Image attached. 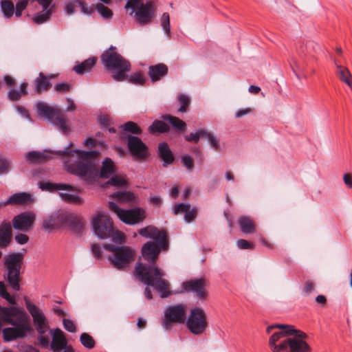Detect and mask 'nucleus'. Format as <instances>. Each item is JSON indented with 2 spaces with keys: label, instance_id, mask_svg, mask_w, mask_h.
Masks as SVG:
<instances>
[{
  "label": "nucleus",
  "instance_id": "nucleus-1",
  "mask_svg": "<svg viewBox=\"0 0 352 352\" xmlns=\"http://www.w3.org/2000/svg\"><path fill=\"white\" fill-rule=\"evenodd\" d=\"M168 248V239L164 247L156 241H149L144 243L141 250L142 256L149 264L139 262L134 270L136 278L145 285L153 286L160 293L162 298H166L170 295L168 281L163 278L164 273L158 267L156 261L161 250H166Z\"/></svg>",
  "mask_w": 352,
  "mask_h": 352
},
{
  "label": "nucleus",
  "instance_id": "nucleus-2",
  "mask_svg": "<svg viewBox=\"0 0 352 352\" xmlns=\"http://www.w3.org/2000/svg\"><path fill=\"white\" fill-rule=\"evenodd\" d=\"M70 143L63 151H59L58 153L65 156H74L78 155V160L74 163L67 164V170L70 173L80 177L85 180H96L98 177L107 179L116 171V166L113 160L106 157L102 163L100 170L98 168V157L100 155L98 151H82L79 149H70L72 146Z\"/></svg>",
  "mask_w": 352,
  "mask_h": 352
},
{
  "label": "nucleus",
  "instance_id": "nucleus-3",
  "mask_svg": "<svg viewBox=\"0 0 352 352\" xmlns=\"http://www.w3.org/2000/svg\"><path fill=\"white\" fill-rule=\"evenodd\" d=\"M24 301L38 333L37 340L39 346L47 348L50 344L53 352H60L63 348L67 346V342L63 331L59 328L50 329L49 321L41 309L30 302L27 297L24 298Z\"/></svg>",
  "mask_w": 352,
  "mask_h": 352
},
{
  "label": "nucleus",
  "instance_id": "nucleus-4",
  "mask_svg": "<svg viewBox=\"0 0 352 352\" xmlns=\"http://www.w3.org/2000/svg\"><path fill=\"white\" fill-rule=\"evenodd\" d=\"M0 312L2 320L6 323L13 326L6 327L2 330L3 339L6 342H10L19 338H23L28 333L33 331L30 324V318L25 313H21L16 307H0Z\"/></svg>",
  "mask_w": 352,
  "mask_h": 352
},
{
  "label": "nucleus",
  "instance_id": "nucleus-5",
  "mask_svg": "<svg viewBox=\"0 0 352 352\" xmlns=\"http://www.w3.org/2000/svg\"><path fill=\"white\" fill-rule=\"evenodd\" d=\"M100 59L104 68L113 73L112 78L115 81L122 82L128 78L131 63L117 52L116 47L111 45L102 52Z\"/></svg>",
  "mask_w": 352,
  "mask_h": 352
},
{
  "label": "nucleus",
  "instance_id": "nucleus-6",
  "mask_svg": "<svg viewBox=\"0 0 352 352\" xmlns=\"http://www.w3.org/2000/svg\"><path fill=\"white\" fill-rule=\"evenodd\" d=\"M23 260L24 254L22 252H12L4 257V279L8 285L15 292L21 290V269Z\"/></svg>",
  "mask_w": 352,
  "mask_h": 352
},
{
  "label": "nucleus",
  "instance_id": "nucleus-7",
  "mask_svg": "<svg viewBox=\"0 0 352 352\" xmlns=\"http://www.w3.org/2000/svg\"><path fill=\"white\" fill-rule=\"evenodd\" d=\"M104 248L111 252V254L109 256V263L118 270H126L135 259L136 252L130 246L106 244Z\"/></svg>",
  "mask_w": 352,
  "mask_h": 352
},
{
  "label": "nucleus",
  "instance_id": "nucleus-8",
  "mask_svg": "<svg viewBox=\"0 0 352 352\" xmlns=\"http://www.w3.org/2000/svg\"><path fill=\"white\" fill-rule=\"evenodd\" d=\"M125 8L131 10V15L134 17L140 25H146L151 23L155 14L153 0H128Z\"/></svg>",
  "mask_w": 352,
  "mask_h": 352
},
{
  "label": "nucleus",
  "instance_id": "nucleus-9",
  "mask_svg": "<svg viewBox=\"0 0 352 352\" xmlns=\"http://www.w3.org/2000/svg\"><path fill=\"white\" fill-rule=\"evenodd\" d=\"M36 107L38 116L44 117L63 133L67 134L69 132V127L67 125L66 118L60 109L49 106L42 101L38 102Z\"/></svg>",
  "mask_w": 352,
  "mask_h": 352
},
{
  "label": "nucleus",
  "instance_id": "nucleus-10",
  "mask_svg": "<svg viewBox=\"0 0 352 352\" xmlns=\"http://www.w3.org/2000/svg\"><path fill=\"white\" fill-rule=\"evenodd\" d=\"M185 322L187 329L195 336L204 333L208 326L205 311L197 307L190 309Z\"/></svg>",
  "mask_w": 352,
  "mask_h": 352
},
{
  "label": "nucleus",
  "instance_id": "nucleus-11",
  "mask_svg": "<svg viewBox=\"0 0 352 352\" xmlns=\"http://www.w3.org/2000/svg\"><path fill=\"white\" fill-rule=\"evenodd\" d=\"M109 209L115 212L118 217L125 224L135 225L142 222L146 218V214L144 210L140 208H135L129 210H124L113 201L109 202Z\"/></svg>",
  "mask_w": 352,
  "mask_h": 352
},
{
  "label": "nucleus",
  "instance_id": "nucleus-12",
  "mask_svg": "<svg viewBox=\"0 0 352 352\" xmlns=\"http://www.w3.org/2000/svg\"><path fill=\"white\" fill-rule=\"evenodd\" d=\"M91 225L95 235L100 239H109L113 232V223L106 215H96L92 219Z\"/></svg>",
  "mask_w": 352,
  "mask_h": 352
},
{
  "label": "nucleus",
  "instance_id": "nucleus-13",
  "mask_svg": "<svg viewBox=\"0 0 352 352\" xmlns=\"http://www.w3.org/2000/svg\"><path fill=\"white\" fill-rule=\"evenodd\" d=\"M185 306L177 305L166 307L162 326L165 329H169L173 323L183 324L186 320Z\"/></svg>",
  "mask_w": 352,
  "mask_h": 352
},
{
  "label": "nucleus",
  "instance_id": "nucleus-14",
  "mask_svg": "<svg viewBox=\"0 0 352 352\" xmlns=\"http://www.w3.org/2000/svg\"><path fill=\"white\" fill-rule=\"evenodd\" d=\"M36 214L33 212H23L14 216L12 220V228L16 230L27 232L34 228Z\"/></svg>",
  "mask_w": 352,
  "mask_h": 352
},
{
  "label": "nucleus",
  "instance_id": "nucleus-15",
  "mask_svg": "<svg viewBox=\"0 0 352 352\" xmlns=\"http://www.w3.org/2000/svg\"><path fill=\"white\" fill-rule=\"evenodd\" d=\"M125 138L127 140L128 149L133 157L143 160L148 156V147L140 138L128 135Z\"/></svg>",
  "mask_w": 352,
  "mask_h": 352
},
{
  "label": "nucleus",
  "instance_id": "nucleus-16",
  "mask_svg": "<svg viewBox=\"0 0 352 352\" xmlns=\"http://www.w3.org/2000/svg\"><path fill=\"white\" fill-rule=\"evenodd\" d=\"M206 280L204 278H192L182 283V289L186 293H192L199 299H204L207 296L205 288Z\"/></svg>",
  "mask_w": 352,
  "mask_h": 352
},
{
  "label": "nucleus",
  "instance_id": "nucleus-17",
  "mask_svg": "<svg viewBox=\"0 0 352 352\" xmlns=\"http://www.w3.org/2000/svg\"><path fill=\"white\" fill-rule=\"evenodd\" d=\"M279 329L280 331L274 333L269 340V345L274 346L279 340L284 337L292 336L293 332L295 331V328L293 325L276 324H272L267 327L266 331L270 333L274 329Z\"/></svg>",
  "mask_w": 352,
  "mask_h": 352
},
{
  "label": "nucleus",
  "instance_id": "nucleus-18",
  "mask_svg": "<svg viewBox=\"0 0 352 352\" xmlns=\"http://www.w3.org/2000/svg\"><path fill=\"white\" fill-rule=\"evenodd\" d=\"M138 233L143 237L152 239L153 241L160 242V245H166L167 233L165 230H159L156 227L148 226L138 230Z\"/></svg>",
  "mask_w": 352,
  "mask_h": 352
},
{
  "label": "nucleus",
  "instance_id": "nucleus-19",
  "mask_svg": "<svg viewBox=\"0 0 352 352\" xmlns=\"http://www.w3.org/2000/svg\"><path fill=\"white\" fill-rule=\"evenodd\" d=\"M65 212H55L43 220V228L47 232L58 228L64 224Z\"/></svg>",
  "mask_w": 352,
  "mask_h": 352
},
{
  "label": "nucleus",
  "instance_id": "nucleus-20",
  "mask_svg": "<svg viewBox=\"0 0 352 352\" xmlns=\"http://www.w3.org/2000/svg\"><path fill=\"white\" fill-rule=\"evenodd\" d=\"M34 201V199L30 192H20L10 196L7 200L4 201V204H6V206H29L33 203Z\"/></svg>",
  "mask_w": 352,
  "mask_h": 352
},
{
  "label": "nucleus",
  "instance_id": "nucleus-21",
  "mask_svg": "<svg viewBox=\"0 0 352 352\" xmlns=\"http://www.w3.org/2000/svg\"><path fill=\"white\" fill-rule=\"evenodd\" d=\"M64 224L76 234H81L84 230V223L82 219L74 213L65 212Z\"/></svg>",
  "mask_w": 352,
  "mask_h": 352
},
{
  "label": "nucleus",
  "instance_id": "nucleus-22",
  "mask_svg": "<svg viewBox=\"0 0 352 352\" xmlns=\"http://www.w3.org/2000/svg\"><path fill=\"white\" fill-rule=\"evenodd\" d=\"M55 76L52 74L45 76L43 72L38 74V76L34 80V92L41 94L43 92L47 91L52 87L50 78H54Z\"/></svg>",
  "mask_w": 352,
  "mask_h": 352
},
{
  "label": "nucleus",
  "instance_id": "nucleus-23",
  "mask_svg": "<svg viewBox=\"0 0 352 352\" xmlns=\"http://www.w3.org/2000/svg\"><path fill=\"white\" fill-rule=\"evenodd\" d=\"M157 153L158 157L163 162L162 165L164 167L173 164L175 157L168 144L166 142H162L158 144Z\"/></svg>",
  "mask_w": 352,
  "mask_h": 352
},
{
  "label": "nucleus",
  "instance_id": "nucleus-24",
  "mask_svg": "<svg viewBox=\"0 0 352 352\" xmlns=\"http://www.w3.org/2000/svg\"><path fill=\"white\" fill-rule=\"evenodd\" d=\"M12 239V228L10 222L5 221L0 224V248H6L10 245Z\"/></svg>",
  "mask_w": 352,
  "mask_h": 352
},
{
  "label": "nucleus",
  "instance_id": "nucleus-25",
  "mask_svg": "<svg viewBox=\"0 0 352 352\" xmlns=\"http://www.w3.org/2000/svg\"><path fill=\"white\" fill-rule=\"evenodd\" d=\"M168 68L164 63H158L148 67V76L152 82L160 80L168 74Z\"/></svg>",
  "mask_w": 352,
  "mask_h": 352
},
{
  "label": "nucleus",
  "instance_id": "nucleus-26",
  "mask_svg": "<svg viewBox=\"0 0 352 352\" xmlns=\"http://www.w3.org/2000/svg\"><path fill=\"white\" fill-rule=\"evenodd\" d=\"M288 352H310L311 348L305 340L285 339Z\"/></svg>",
  "mask_w": 352,
  "mask_h": 352
},
{
  "label": "nucleus",
  "instance_id": "nucleus-27",
  "mask_svg": "<svg viewBox=\"0 0 352 352\" xmlns=\"http://www.w3.org/2000/svg\"><path fill=\"white\" fill-rule=\"evenodd\" d=\"M38 188L42 190L49 192L58 191V190H76V188L69 184H56L48 182H41L38 183Z\"/></svg>",
  "mask_w": 352,
  "mask_h": 352
},
{
  "label": "nucleus",
  "instance_id": "nucleus-28",
  "mask_svg": "<svg viewBox=\"0 0 352 352\" xmlns=\"http://www.w3.org/2000/svg\"><path fill=\"white\" fill-rule=\"evenodd\" d=\"M97 61L96 57L89 58L82 63L75 65L73 70L79 75H82L85 73H89L95 65Z\"/></svg>",
  "mask_w": 352,
  "mask_h": 352
},
{
  "label": "nucleus",
  "instance_id": "nucleus-29",
  "mask_svg": "<svg viewBox=\"0 0 352 352\" xmlns=\"http://www.w3.org/2000/svg\"><path fill=\"white\" fill-rule=\"evenodd\" d=\"M161 118L163 120L168 121L169 123L172 125V126L177 131V132H184L186 128V124L184 121L179 119L177 117L173 116L169 114L163 115L161 116Z\"/></svg>",
  "mask_w": 352,
  "mask_h": 352
},
{
  "label": "nucleus",
  "instance_id": "nucleus-30",
  "mask_svg": "<svg viewBox=\"0 0 352 352\" xmlns=\"http://www.w3.org/2000/svg\"><path fill=\"white\" fill-rule=\"evenodd\" d=\"M170 131V126L162 120H155L148 128L149 133H164Z\"/></svg>",
  "mask_w": 352,
  "mask_h": 352
},
{
  "label": "nucleus",
  "instance_id": "nucleus-31",
  "mask_svg": "<svg viewBox=\"0 0 352 352\" xmlns=\"http://www.w3.org/2000/svg\"><path fill=\"white\" fill-rule=\"evenodd\" d=\"M241 230L245 234L255 232V225L252 219L248 217H241L238 221Z\"/></svg>",
  "mask_w": 352,
  "mask_h": 352
},
{
  "label": "nucleus",
  "instance_id": "nucleus-32",
  "mask_svg": "<svg viewBox=\"0 0 352 352\" xmlns=\"http://www.w3.org/2000/svg\"><path fill=\"white\" fill-rule=\"evenodd\" d=\"M28 86V83L26 82H22L20 85V91H18L15 89H11L8 92V98L11 101H16L19 100L21 96H25L28 94L27 87Z\"/></svg>",
  "mask_w": 352,
  "mask_h": 352
},
{
  "label": "nucleus",
  "instance_id": "nucleus-33",
  "mask_svg": "<svg viewBox=\"0 0 352 352\" xmlns=\"http://www.w3.org/2000/svg\"><path fill=\"white\" fill-rule=\"evenodd\" d=\"M27 160L31 163L42 162L49 159V155L45 152L32 151L25 155Z\"/></svg>",
  "mask_w": 352,
  "mask_h": 352
},
{
  "label": "nucleus",
  "instance_id": "nucleus-34",
  "mask_svg": "<svg viewBox=\"0 0 352 352\" xmlns=\"http://www.w3.org/2000/svg\"><path fill=\"white\" fill-rule=\"evenodd\" d=\"M111 197L119 202H130L135 199V195L133 192L124 190L115 192Z\"/></svg>",
  "mask_w": 352,
  "mask_h": 352
},
{
  "label": "nucleus",
  "instance_id": "nucleus-35",
  "mask_svg": "<svg viewBox=\"0 0 352 352\" xmlns=\"http://www.w3.org/2000/svg\"><path fill=\"white\" fill-rule=\"evenodd\" d=\"M52 14V8H47L46 10L43 9L41 12L36 13L34 15L32 20L36 24H42L47 22L50 19Z\"/></svg>",
  "mask_w": 352,
  "mask_h": 352
},
{
  "label": "nucleus",
  "instance_id": "nucleus-36",
  "mask_svg": "<svg viewBox=\"0 0 352 352\" xmlns=\"http://www.w3.org/2000/svg\"><path fill=\"white\" fill-rule=\"evenodd\" d=\"M1 12L6 18L12 16L14 12V3L10 0H2L0 2Z\"/></svg>",
  "mask_w": 352,
  "mask_h": 352
},
{
  "label": "nucleus",
  "instance_id": "nucleus-37",
  "mask_svg": "<svg viewBox=\"0 0 352 352\" xmlns=\"http://www.w3.org/2000/svg\"><path fill=\"white\" fill-rule=\"evenodd\" d=\"M120 128L134 135H140L142 133V129L134 122L129 121L120 125Z\"/></svg>",
  "mask_w": 352,
  "mask_h": 352
},
{
  "label": "nucleus",
  "instance_id": "nucleus-38",
  "mask_svg": "<svg viewBox=\"0 0 352 352\" xmlns=\"http://www.w3.org/2000/svg\"><path fill=\"white\" fill-rule=\"evenodd\" d=\"M204 133V138H206L208 141V142L210 144V146L217 151H221V147L220 145L219 139L217 136L207 131L206 130Z\"/></svg>",
  "mask_w": 352,
  "mask_h": 352
},
{
  "label": "nucleus",
  "instance_id": "nucleus-39",
  "mask_svg": "<svg viewBox=\"0 0 352 352\" xmlns=\"http://www.w3.org/2000/svg\"><path fill=\"white\" fill-rule=\"evenodd\" d=\"M160 24L167 37L170 38V16L167 12H164L160 18Z\"/></svg>",
  "mask_w": 352,
  "mask_h": 352
},
{
  "label": "nucleus",
  "instance_id": "nucleus-40",
  "mask_svg": "<svg viewBox=\"0 0 352 352\" xmlns=\"http://www.w3.org/2000/svg\"><path fill=\"white\" fill-rule=\"evenodd\" d=\"M336 64L338 69L337 73L340 79L346 84H349V81H350L349 78H351L350 72L346 67H342V65L337 63Z\"/></svg>",
  "mask_w": 352,
  "mask_h": 352
},
{
  "label": "nucleus",
  "instance_id": "nucleus-41",
  "mask_svg": "<svg viewBox=\"0 0 352 352\" xmlns=\"http://www.w3.org/2000/svg\"><path fill=\"white\" fill-rule=\"evenodd\" d=\"M80 341L81 344L88 349H91L94 348L96 344L94 339L87 333H82L80 335Z\"/></svg>",
  "mask_w": 352,
  "mask_h": 352
},
{
  "label": "nucleus",
  "instance_id": "nucleus-42",
  "mask_svg": "<svg viewBox=\"0 0 352 352\" xmlns=\"http://www.w3.org/2000/svg\"><path fill=\"white\" fill-rule=\"evenodd\" d=\"M206 130L204 129H199L196 133H190L188 135H185V140L189 142L197 143L201 137L204 138Z\"/></svg>",
  "mask_w": 352,
  "mask_h": 352
},
{
  "label": "nucleus",
  "instance_id": "nucleus-43",
  "mask_svg": "<svg viewBox=\"0 0 352 352\" xmlns=\"http://www.w3.org/2000/svg\"><path fill=\"white\" fill-rule=\"evenodd\" d=\"M95 9L105 19H111L113 16V12L102 3L96 4Z\"/></svg>",
  "mask_w": 352,
  "mask_h": 352
},
{
  "label": "nucleus",
  "instance_id": "nucleus-44",
  "mask_svg": "<svg viewBox=\"0 0 352 352\" xmlns=\"http://www.w3.org/2000/svg\"><path fill=\"white\" fill-rule=\"evenodd\" d=\"M178 99L179 102L178 111L180 113H186L188 110V107L190 104L188 96L185 94H180Z\"/></svg>",
  "mask_w": 352,
  "mask_h": 352
},
{
  "label": "nucleus",
  "instance_id": "nucleus-45",
  "mask_svg": "<svg viewBox=\"0 0 352 352\" xmlns=\"http://www.w3.org/2000/svg\"><path fill=\"white\" fill-rule=\"evenodd\" d=\"M126 80H128L129 82L133 84L140 85H144L146 82L145 76L141 72H138L131 76L128 75V78Z\"/></svg>",
  "mask_w": 352,
  "mask_h": 352
},
{
  "label": "nucleus",
  "instance_id": "nucleus-46",
  "mask_svg": "<svg viewBox=\"0 0 352 352\" xmlns=\"http://www.w3.org/2000/svg\"><path fill=\"white\" fill-rule=\"evenodd\" d=\"M61 199L67 203L80 204L82 201L81 198L77 195H73L67 192H60Z\"/></svg>",
  "mask_w": 352,
  "mask_h": 352
},
{
  "label": "nucleus",
  "instance_id": "nucleus-47",
  "mask_svg": "<svg viewBox=\"0 0 352 352\" xmlns=\"http://www.w3.org/2000/svg\"><path fill=\"white\" fill-rule=\"evenodd\" d=\"M0 296L12 305L16 303L14 298L7 292L6 285L2 281H0Z\"/></svg>",
  "mask_w": 352,
  "mask_h": 352
},
{
  "label": "nucleus",
  "instance_id": "nucleus-48",
  "mask_svg": "<svg viewBox=\"0 0 352 352\" xmlns=\"http://www.w3.org/2000/svg\"><path fill=\"white\" fill-rule=\"evenodd\" d=\"M10 170V161L0 155V175L7 174Z\"/></svg>",
  "mask_w": 352,
  "mask_h": 352
},
{
  "label": "nucleus",
  "instance_id": "nucleus-49",
  "mask_svg": "<svg viewBox=\"0 0 352 352\" xmlns=\"http://www.w3.org/2000/svg\"><path fill=\"white\" fill-rule=\"evenodd\" d=\"M108 184L116 187L123 186L126 184V180L120 176L114 175L109 180Z\"/></svg>",
  "mask_w": 352,
  "mask_h": 352
},
{
  "label": "nucleus",
  "instance_id": "nucleus-50",
  "mask_svg": "<svg viewBox=\"0 0 352 352\" xmlns=\"http://www.w3.org/2000/svg\"><path fill=\"white\" fill-rule=\"evenodd\" d=\"M73 85L70 83L62 82L57 83L54 87V90L58 93H66L70 91Z\"/></svg>",
  "mask_w": 352,
  "mask_h": 352
},
{
  "label": "nucleus",
  "instance_id": "nucleus-51",
  "mask_svg": "<svg viewBox=\"0 0 352 352\" xmlns=\"http://www.w3.org/2000/svg\"><path fill=\"white\" fill-rule=\"evenodd\" d=\"M181 162L184 166H185L188 170H191L194 166V160L192 157L186 154L182 157Z\"/></svg>",
  "mask_w": 352,
  "mask_h": 352
},
{
  "label": "nucleus",
  "instance_id": "nucleus-52",
  "mask_svg": "<svg viewBox=\"0 0 352 352\" xmlns=\"http://www.w3.org/2000/svg\"><path fill=\"white\" fill-rule=\"evenodd\" d=\"M63 324L66 331L70 333H75L76 331V327L72 320L63 318Z\"/></svg>",
  "mask_w": 352,
  "mask_h": 352
},
{
  "label": "nucleus",
  "instance_id": "nucleus-53",
  "mask_svg": "<svg viewBox=\"0 0 352 352\" xmlns=\"http://www.w3.org/2000/svg\"><path fill=\"white\" fill-rule=\"evenodd\" d=\"M190 206L188 204L180 203L175 206L174 210V214H177L179 213L185 212L186 213L190 210Z\"/></svg>",
  "mask_w": 352,
  "mask_h": 352
},
{
  "label": "nucleus",
  "instance_id": "nucleus-54",
  "mask_svg": "<svg viewBox=\"0 0 352 352\" xmlns=\"http://www.w3.org/2000/svg\"><path fill=\"white\" fill-rule=\"evenodd\" d=\"M110 238H112L113 241L118 243H122L124 241V235L122 232L119 231H116L113 229V232Z\"/></svg>",
  "mask_w": 352,
  "mask_h": 352
},
{
  "label": "nucleus",
  "instance_id": "nucleus-55",
  "mask_svg": "<svg viewBox=\"0 0 352 352\" xmlns=\"http://www.w3.org/2000/svg\"><path fill=\"white\" fill-rule=\"evenodd\" d=\"M20 352H39V350L30 344H22L18 346Z\"/></svg>",
  "mask_w": 352,
  "mask_h": 352
},
{
  "label": "nucleus",
  "instance_id": "nucleus-56",
  "mask_svg": "<svg viewBox=\"0 0 352 352\" xmlns=\"http://www.w3.org/2000/svg\"><path fill=\"white\" fill-rule=\"evenodd\" d=\"M14 240L18 244L24 245L29 241V236L24 233H19L15 235Z\"/></svg>",
  "mask_w": 352,
  "mask_h": 352
},
{
  "label": "nucleus",
  "instance_id": "nucleus-57",
  "mask_svg": "<svg viewBox=\"0 0 352 352\" xmlns=\"http://www.w3.org/2000/svg\"><path fill=\"white\" fill-rule=\"evenodd\" d=\"M197 217V209L195 208H193L191 210H189L186 213L184 214V220L190 223L192 221Z\"/></svg>",
  "mask_w": 352,
  "mask_h": 352
},
{
  "label": "nucleus",
  "instance_id": "nucleus-58",
  "mask_svg": "<svg viewBox=\"0 0 352 352\" xmlns=\"http://www.w3.org/2000/svg\"><path fill=\"white\" fill-rule=\"evenodd\" d=\"M273 352H288L286 345L285 340L280 342L279 344H274V346H270Z\"/></svg>",
  "mask_w": 352,
  "mask_h": 352
},
{
  "label": "nucleus",
  "instance_id": "nucleus-59",
  "mask_svg": "<svg viewBox=\"0 0 352 352\" xmlns=\"http://www.w3.org/2000/svg\"><path fill=\"white\" fill-rule=\"evenodd\" d=\"M74 2L81 8L82 12L87 14H90L93 12V9L91 7H87L84 2L80 0H74Z\"/></svg>",
  "mask_w": 352,
  "mask_h": 352
},
{
  "label": "nucleus",
  "instance_id": "nucleus-60",
  "mask_svg": "<svg viewBox=\"0 0 352 352\" xmlns=\"http://www.w3.org/2000/svg\"><path fill=\"white\" fill-rule=\"evenodd\" d=\"M237 246L241 250L252 249L254 245L245 239H239L236 242Z\"/></svg>",
  "mask_w": 352,
  "mask_h": 352
},
{
  "label": "nucleus",
  "instance_id": "nucleus-61",
  "mask_svg": "<svg viewBox=\"0 0 352 352\" xmlns=\"http://www.w3.org/2000/svg\"><path fill=\"white\" fill-rule=\"evenodd\" d=\"M315 289V285L311 280H307L305 283L304 292L305 294L309 295L312 293Z\"/></svg>",
  "mask_w": 352,
  "mask_h": 352
},
{
  "label": "nucleus",
  "instance_id": "nucleus-62",
  "mask_svg": "<svg viewBox=\"0 0 352 352\" xmlns=\"http://www.w3.org/2000/svg\"><path fill=\"white\" fill-rule=\"evenodd\" d=\"M91 251L96 258L99 259L102 257V252L99 244H93Z\"/></svg>",
  "mask_w": 352,
  "mask_h": 352
},
{
  "label": "nucleus",
  "instance_id": "nucleus-63",
  "mask_svg": "<svg viewBox=\"0 0 352 352\" xmlns=\"http://www.w3.org/2000/svg\"><path fill=\"white\" fill-rule=\"evenodd\" d=\"M294 336L293 338H291L292 339H294V340H305V339L307 338V335L305 333L300 331V330H297L295 329V331L293 332V334Z\"/></svg>",
  "mask_w": 352,
  "mask_h": 352
},
{
  "label": "nucleus",
  "instance_id": "nucleus-64",
  "mask_svg": "<svg viewBox=\"0 0 352 352\" xmlns=\"http://www.w3.org/2000/svg\"><path fill=\"white\" fill-rule=\"evenodd\" d=\"M343 182L348 188L352 189V175L351 174L344 173L343 175Z\"/></svg>",
  "mask_w": 352,
  "mask_h": 352
}]
</instances>
